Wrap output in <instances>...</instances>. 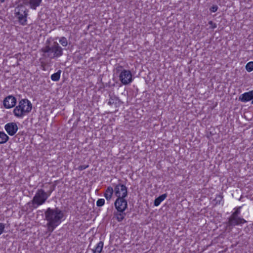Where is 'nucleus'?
<instances>
[{"instance_id":"nucleus-15","label":"nucleus","mask_w":253,"mask_h":253,"mask_svg":"<svg viewBox=\"0 0 253 253\" xmlns=\"http://www.w3.org/2000/svg\"><path fill=\"white\" fill-rule=\"evenodd\" d=\"M167 195L166 194H164L157 198L154 201V206L156 207L159 206L161 202H162L167 198Z\"/></svg>"},{"instance_id":"nucleus-2","label":"nucleus","mask_w":253,"mask_h":253,"mask_svg":"<svg viewBox=\"0 0 253 253\" xmlns=\"http://www.w3.org/2000/svg\"><path fill=\"white\" fill-rule=\"evenodd\" d=\"M32 105L27 99H22L18 102V105L14 109L13 112L15 117L22 118L27 113L31 111Z\"/></svg>"},{"instance_id":"nucleus-17","label":"nucleus","mask_w":253,"mask_h":253,"mask_svg":"<svg viewBox=\"0 0 253 253\" xmlns=\"http://www.w3.org/2000/svg\"><path fill=\"white\" fill-rule=\"evenodd\" d=\"M103 247V243L102 242H99L95 247V248L92 249L93 253H100L102 250Z\"/></svg>"},{"instance_id":"nucleus-20","label":"nucleus","mask_w":253,"mask_h":253,"mask_svg":"<svg viewBox=\"0 0 253 253\" xmlns=\"http://www.w3.org/2000/svg\"><path fill=\"white\" fill-rule=\"evenodd\" d=\"M59 42L63 46H66L68 45V41L66 38L65 37H61L59 40Z\"/></svg>"},{"instance_id":"nucleus-18","label":"nucleus","mask_w":253,"mask_h":253,"mask_svg":"<svg viewBox=\"0 0 253 253\" xmlns=\"http://www.w3.org/2000/svg\"><path fill=\"white\" fill-rule=\"evenodd\" d=\"M61 73V71L58 70L56 73H55L51 75V79L52 80V81L54 82H57L59 81L60 78Z\"/></svg>"},{"instance_id":"nucleus-1","label":"nucleus","mask_w":253,"mask_h":253,"mask_svg":"<svg viewBox=\"0 0 253 253\" xmlns=\"http://www.w3.org/2000/svg\"><path fill=\"white\" fill-rule=\"evenodd\" d=\"M45 219L47 221V230L52 232L64 220V213L60 210L48 208L45 213Z\"/></svg>"},{"instance_id":"nucleus-24","label":"nucleus","mask_w":253,"mask_h":253,"mask_svg":"<svg viewBox=\"0 0 253 253\" xmlns=\"http://www.w3.org/2000/svg\"><path fill=\"white\" fill-rule=\"evenodd\" d=\"M241 207L237 208L231 215L238 216L240 214Z\"/></svg>"},{"instance_id":"nucleus-12","label":"nucleus","mask_w":253,"mask_h":253,"mask_svg":"<svg viewBox=\"0 0 253 253\" xmlns=\"http://www.w3.org/2000/svg\"><path fill=\"white\" fill-rule=\"evenodd\" d=\"M42 1V0H23V3L29 5L32 9H36L39 6Z\"/></svg>"},{"instance_id":"nucleus-10","label":"nucleus","mask_w":253,"mask_h":253,"mask_svg":"<svg viewBox=\"0 0 253 253\" xmlns=\"http://www.w3.org/2000/svg\"><path fill=\"white\" fill-rule=\"evenodd\" d=\"M246 222V220L238 216L231 215L229 220V224L231 225H241Z\"/></svg>"},{"instance_id":"nucleus-16","label":"nucleus","mask_w":253,"mask_h":253,"mask_svg":"<svg viewBox=\"0 0 253 253\" xmlns=\"http://www.w3.org/2000/svg\"><path fill=\"white\" fill-rule=\"evenodd\" d=\"M9 139L8 136L3 131H0V144L6 143Z\"/></svg>"},{"instance_id":"nucleus-25","label":"nucleus","mask_w":253,"mask_h":253,"mask_svg":"<svg viewBox=\"0 0 253 253\" xmlns=\"http://www.w3.org/2000/svg\"><path fill=\"white\" fill-rule=\"evenodd\" d=\"M209 24L210 25V28L211 29H215L217 26L216 24L211 21H209Z\"/></svg>"},{"instance_id":"nucleus-27","label":"nucleus","mask_w":253,"mask_h":253,"mask_svg":"<svg viewBox=\"0 0 253 253\" xmlns=\"http://www.w3.org/2000/svg\"><path fill=\"white\" fill-rule=\"evenodd\" d=\"M252 104H253V99H252Z\"/></svg>"},{"instance_id":"nucleus-13","label":"nucleus","mask_w":253,"mask_h":253,"mask_svg":"<svg viewBox=\"0 0 253 253\" xmlns=\"http://www.w3.org/2000/svg\"><path fill=\"white\" fill-rule=\"evenodd\" d=\"M253 99V90L245 92L239 96V100L243 102H247Z\"/></svg>"},{"instance_id":"nucleus-11","label":"nucleus","mask_w":253,"mask_h":253,"mask_svg":"<svg viewBox=\"0 0 253 253\" xmlns=\"http://www.w3.org/2000/svg\"><path fill=\"white\" fill-rule=\"evenodd\" d=\"M16 102V100L14 97L12 96H8L4 99L3 105L6 108L9 109L14 107Z\"/></svg>"},{"instance_id":"nucleus-4","label":"nucleus","mask_w":253,"mask_h":253,"mask_svg":"<svg viewBox=\"0 0 253 253\" xmlns=\"http://www.w3.org/2000/svg\"><path fill=\"white\" fill-rule=\"evenodd\" d=\"M50 193H47L43 189H38L32 201V203L35 208L43 205L48 198L49 197Z\"/></svg>"},{"instance_id":"nucleus-6","label":"nucleus","mask_w":253,"mask_h":253,"mask_svg":"<svg viewBox=\"0 0 253 253\" xmlns=\"http://www.w3.org/2000/svg\"><path fill=\"white\" fill-rule=\"evenodd\" d=\"M119 79L124 85L129 84L132 81V76L131 72L127 70H122L120 74Z\"/></svg>"},{"instance_id":"nucleus-9","label":"nucleus","mask_w":253,"mask_h":253,"mask_svg":"<svg viewBox=\"0 0 253 253\" xmlns=\"http://www.w3.org/2000/svg\"><path fill=\"white\" fill-rule=\"evenodd\" d=\"M4 129L9 135L13 136L17 132L18 127L16 123L11 122L4 126Z\"/></svg>"},{"instance_id":"nucleus-8","label":"nucleus","mask_w":253,"mask_h":253,"mask_svg":"<svg viewBox=\"0 0 253 253\" xmlns=\"http://www.w3.org/2000/svg\"><path fill=\"white\" fill-rule=\"evenodd\" d=\"M125 198H117L115 202V207L119 212H122L127 208V203Z\"/></svg>"},{"instance_id":"nucleus-14","label":"nucleus","mask_w":253,"mask_h":253,"mask_svg":"<svg viewBox=\"0 0 253 253\" xmlns=\"http://www.w3.org/2000/svg\"><path fill=\"white\" fill-rule=\"evenodd\" d=\"M113 192H114V189H113L111 187H108L104 193V197L107 200H111Z\"/></svg>"},{"instance_id":"nucleus-26","label":"nucleus","mask_w":253,"mask_h":253,"mask_svg":"<svg viewBox=\"0 0 253 253\" xmlns=\"http://www.w3.org/2000/svg\"><path fill=\"white\" fill-rule=\"evenodd\" d=\"M88 167V165L80 166L78 167V169L80 170H83L87 168Z\"/></svg>"},{"instance_id":"nucleus-19","label":"nucleus","mask_w":253,"mask_h":253,"mask_svg":"<svg viewBox=\"0 0 253 253\" xmlns=\"http://www.w3.org/2000/svg\"><path fill=\"white\" fill-rule=\"evenodd\" d=\"M246 69L248 72H251L252 71H253V61H250L246 64Z\"/></svg>"},{"instance_id":"nucleus-22","label":"nucleus","mask_w":253,"mask_h":253,"mask_svg":"<svg viewBox=\"0 0 253 253\" xmlns=\"http://www.w3.org/2000/svg\"><path fill=\"white\" fill-rule=\"evenodd\" d=\"M5 227V224L3 223H0V235L3 233Z\"/></svg>"},{"instance_id":"nucleus-23","label":"nucleus","mask_w":253,"mask_h":253,"mask_svg":"<svg viewBox=\"0 0 253 253\" xmlns=\"http://www.w3.org/2000/svg\"><path fill=\"white\" fill-rule=\"evenodd\" d=\"M218 9V6L216 5H213L210 8V11L211 12H215Z\"/></svg>"},{"instance_id":"nucleus-7","label":"nucleus","mask_w":253,"mask_h":253,"mask_svg":"<svg viewBox=\"0 0 253 253\" xmlns=\"http://www.w3.org/2000/svg\"><path fill=\"white\" fill-rule=\"evenodd\" d=\"M114 195L117 198H126L127 195L126 187L121 184L117 185L114 188Z\"/></svg>"},{"instance_id":"nucleus-3","label":"nucleus","mask_w":253,"mask_h":253,"mask_svg":"<svg viewBox=\"0 0 253 253\" xmlns=\"http://www.w3.org/2000/svg\"><path fill=\"white\" fill-rule=\"evenodd\" d=\"M42 50L44 53V55L50 59L59 57L63 54L62 48L56 42H54L50 45L45 46Z\"/></svg>"},{"instance_id":"nucleus-5","label":"nucleus","mask_w":253,"mask_h":253,"mask_svg":"<svg viewBox=\"0 0 253 253\" xmlns=\"http://www.w3.org/2000/svg\"><path fill=\"white\" fill-rule=\"evenodd\" d=\"M25 4H20L15 9V15L18 20L19 22L22 25L27 23V18L28 10L25 6Z\"/></svg>"},{"instance_id":"nucleus-21","label":"nucleus","mask_w":253,"mask_h":253,"mask_svg":"<svg viewBox=\"0 0 253 253\" xmlns=\"http://www.w3.org/2000/svg\"><path fill=\"white\" fill-rule=\"evenodd\" d=\"M105 200L104 199H99L96 202V205L98 207H101L104 205Z\"/></svg>"}]
</instances>
